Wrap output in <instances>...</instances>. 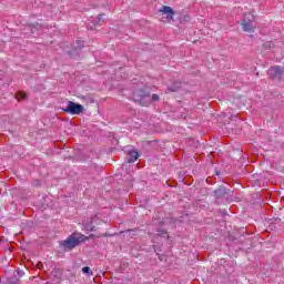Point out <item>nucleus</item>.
<instances>
[{
    "label": "nucleus",
    "mask_w": 284,
    "mask_h": 284,
    "mask_svg": "<svg viewBox=\"0 0 284 284\" xmlns=\"http://www.w3.org/2000/svg\"><path fill=\"white\" fill-rule=\"evenodd\" d=\"M242 26L244 32H254V29L256 28V17L254 16V12L247 11L244 13Z\"/></svg>",
    "instance_id": "1"
},
{
    "label": "nucleus",
    "mask_w": 284,
    "mask_h": 284,
    "mask_svg": "<svg viewBox=\"0 0 284 284\" xmlns=\"http://www.w3.org/2000/svg\"><path fill=\"white\" fill-rule=\"evenodd\" d=\"M83 242V235L79 233H74L71 236H69L67 240L61 242L62 247L64 250H74L79 243Z\"/></svg>",
    "instance_id": "2"
},
{
    "label": "nucleus",
    "mask_w": 284,
    "mask_h": 284,
    "mask_svg": "<svg viewBox=\"0 0 284 284\" xmlns=\"http://www.w3.org/2000/svg\"><path fill=\"white\" fill-rule=\"evenodd\" d=\"M133 101H135V103H139L140 105L148 106V104L151 101L150 93H148L143 90L134 91Z\"/></svg>",
    "instance_id": "3"
},
{
    "label": "nucleus",
    "mask_w": 284,
    "mask_h": 284,
    "mask_svg": "<svg viewBox=\"0 0 284 284\" xmlns=\"http://www.w3.org/2000/svg\"><path fill=\"white\" fill-rule=\"evenodd\" d=\"M62 110L67 112V114H81V112H83V105L69 101L67 106Z\"/></svg>",
    "instance_id": "4"
},
{
    "label": "nucleus",
    "mask_w": 284,
    "mask_h": 284,
    "mask_svg": "<svg viewBox=\"0 0 284 284\" xmlns=\"http://www.w3.org/2000/svg\"><path fill=\"white\" fill-rule=\"evenodd\" d=\"M160 12L165 16L166 21L170 23V21H174V9L168 6H163L160 9Z\"/></svg>",
    "instance_id": "5"
},
{
    "label": "nucleus",
    "mask_w": 284,
    "mask_h": 284,
    "mask_svg": "<svg viewBox=\"0 0 284 284\" xmlns=\"http://www.w3.org/2000/svg\"><path fill=\"white\" fill-rule=\"evenodd\" d=\"M126 152L131 156L128 160V163H134V161H136L139 159V156H140L139 151H136L134 149H128Z\"/></svg>",
    "instance_id": "6"
},
{
    "label": "nucleus",
    "mask_w": 284,
    "mask_h": 284,
    "mask_svg": "<svg viewBox=\"0 0 284 284\" xmlns=\"http://www.w3.org/2000/svg\"><path fill=\"white\" fill-rule=\"evenodd\" d=\"M17 99H18V101H23V100H26V99H28V93H26V92H20L18 95H17Z\"/></svg>",
    "instance_id": "7"
},
{
    "label": "nucleus",
    "mask_w": 284,
    "mask_h": 284,
    "mask_svg": "<svg viewBox=\"0 0 284 284\" xmlns=\"http://www.w3.org/2000/svg\"><path fill=\"white\" fill-rule=\"evenodd\" d=\"M82 272H83V274L92 275V271L90 270L89 266H84V267L82 268Z\"/></svg>",
    "instance_id": "8"
},
{
    "label": "nucleus",
    "mask_w": 284,
    "mask_h": 284,
    "mask_svg": "<svg viewBox=\"0 0 284 284\" xmlns=\"http://www.w3.org/2000/svg\"><path fill=\"white\" fill-rule=\"evenodd\" d=\"M101 21H103V14H100V16L98 17V22H97V24H98V26H101Z\"/></svg>",
    "instance_id": "9"
},
{
    "label": "nucleus",
    "mask_w": 284,
    "mask_h": 284,
    "mask_svg": "<svg viewBox=\"0 0 284 284\" xmlns=\"http://www.w3.org/2000/svg\"><path fill=\"white\" fill-rule=\"evenodd\" d=\"M28 28H30L31 34H34V32L37 31V27H28Z\"/></svg>",
    "instance_id": "10"
},
{
    "label": "nucleus",
    "mask_w": 284,
    "mask_h": 284,
    "mask_svg": "<svg viewBox=\"0 0 284 284\" xmlns=\"http://www.w3.org/2000/svg\"><path fill=\"white\" fill-rule=\"evenodd\" d=\"M151 101H159V97L156 94H153Z\"/></svg>",
    "instance_id": "11"
},
{
    "label": "nucleus",
    "mask_w": 284,
    "mask_h": 284,
    "mask_svg": "<svg viewBox=\"0 0 284 284\" xmlns=\"http://www.w3.org/2000/svg\"><path fill=\"white\" fill-rule=\"evenodd\" d=\"M169 90H170L171 92H176V88H173V89L170 88Z\"/></svg>",
    "instance_id": "12"
}]
</instances>
